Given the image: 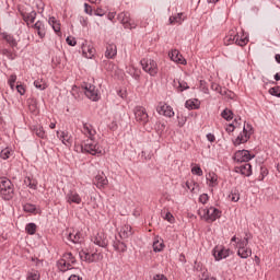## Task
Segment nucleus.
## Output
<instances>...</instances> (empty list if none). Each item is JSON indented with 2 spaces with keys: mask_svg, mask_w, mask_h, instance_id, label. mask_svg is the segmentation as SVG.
<instances>
[{
  "mask_svg": "<svg viewBox=\"0 0 280 280\" xmlns=\"http://www.w3.org/2000/svg\"><path fill=\"white\" fill-rule=\"evenodd\" d=\"M81 152L92 154V156H103L106 154V149L97 142L96 138H90L82 141L80 147Z\"/></svg>",
  "mask_w": 280,
  "mask_h": 280,
  "instance_id": "obj_1",
  "label": "nucleus"
},
{
  "mask_svg": "<svg viewBox=\"0 0 280 280\" xmlns=\"http://www.w3.org/2000/svg\"><path fill=\"white\" fill-rule=\"evenodd\" d=\"M249 240L250 236L248 234H245L244 238H240L237 236H233L231 238V242H234L236 244L237 255L238 257H241V259H248V257L253 255V249L248 247Z\"/></svg>",
  "mask_w": 280,
  "mask_h": 280,
  "instance_id": "obj_2",
  "label": "nucleus"
},
{
  "mask_svg": "<svg viewBox=\"0 0 280 280\" xmlns=\"http://www.w3.org/2000/svg\"><path fill=\"white\" fill-rule=\"evenodd\" d=\"M224 43L226 45H231L235 43L240 47H244L248 45V35L244 33V31L237 32V28H232L229 31L228 35L225 36Z\"/></svg>",
  "mask_w": 280,
  "mask_h": 280,
  "instance_id": "obj_3",
  "label": "nucleus"
},
{
  "mask_svg": "<svg viewBox=\"0 0 280 280\" xmlns=\"http://www.w3.org/2000/svg\"><path fill=\"white\" fill-rule=\"evenodd\" d=\"M0 196L3 200L14 198V184L8 177H0Z\"/></svg>",
  "mask_w": 280,
  "mask_h": 280,
  "instance_id": "obj_4",
  "label": "nucleus"
},
{
  "mask_svg": "<svg viewBox=\"0 0 280 280\" xmlns=\"http://www.w3.org/2000/svg\"><path fill=\"white\" fill-rule=\"evenodd\" d=\"M198 213L201 220H205L206 222H215V220H218L222 215V212L213 207L200 208Z\"/></svg>",
  "mask_w": 280,
  "mask_h": 280,
  "instance_id": "obj_5",
  "label": "nucleus"
},
{
  "mask_svg": "<svg viewBox=\"0 0 280 280\" xmlns=\"http://www.w3.org/2000/svg\"><path fill=\"white\" fill-rule=\"evenodd\" d=\"M73 264H75V257L73 254L67 253L58 260L57 268L61 272H67V270H71V268H73Z\"/></svg>",
  "mask_w": 280,
  "mask_h": 280,
  "instance_id": "obj_6",
  "label": "nucleus"
},
{
  "mask_svg": "<svg viewBox=\"0 0 280 280\" xmlns=\"http://www.w3.org/2000/svg\"><path fill=\"white\" fill-rule=\"evenodd\" d=\"M79 256L81 261H86L88 264H93V261H102L104 259V254H102L100 250L93 253L81 250Z\"/></svg>",
  "mask_w": 280,
  "mask_h": 280,
  "instance_id": "obj_7",
  "label": "nucleus"
},
{
  "mask_svg": "<svg viewBox=\"0 0 280 280\" xmlns=\"http://www.w3.org/2000/svg\"><path fill=\"white\" fill-rule=\"evenodd\" d=\"M140 65L143 71L153 78L159 73V63L153 59H142Z\"/></svg>",
  "mask_w": 280,
  "mask_h": 280,
  "instance_id": "obj_8",
  "label": "nucleus"
},
{
  "mask_svg": "<svg viewBox=\"0 0 280 280\" xmlns=\"http://www.w3.org/2000/svg\"><path fill=\"white\" fill-rule=\"evenodd\" d=\"M250 135H253V126L249 124L244 125L243 132H241L236 139L233 140L235 147L242 145V143H246L248 139H250Z\"/></svg>",
  "mask_w": 280,
  "mask_h": 280,
  "instance_id": "obj_9",
  "label": "nucleus"
},
{
  "mask_svg": "<svg viewBox=\"0 0 280 280\" xmlns=\"http://www.w3.org/2000/svg\"><path fill=\"white\" fill-rule=\"evenodd\" d=\"M135 119L140 126H145L150 121V116L143 106H137L133 109Z\"/></svg>",
  "mask_w": 280,
  "mask_h": 280,
  "instance_id": "obj_10",
  "label": "nucleus"
},
{
  "mask_svg": "<svg viewBox=\"0 0 280 280\" xmlns=\"http://www.w3.org/2000/svg\"><path fill=\"white\" fill-rule=\"evenodd\" d=\"M233 159L237 163H248V161L255 159V154L250 153L248 150H238L235 152Z\"/></svg>",
  "mask_w": 280,
  "mask_h": 280,
  "instance_id": "obj_11",
  "label": "nucleus"
},
{
  "mask_svg": "<svg viewBox=\"0 0 280 280\" xmlns=\"http://www.w3.org/2000/svg\"><path fill=\"white\" fill-rule=\"evenodd\" d=\"M81 133L84 135L86 139H97V130L89 122L82 124Z\"/></svg>",
  "mask_w": 280,
  "mask_h": 280,
  "instance_id": "obj_12",
  "label": "nucleus"
},
{
  "mask_svg": "<svg viewBox=\"0 0 280 280\" xmlns=\"http://www.w3.org/2000/svg\"><path fill=\"white\" fill-rule=\"evenodd\" d=\"M118 21L124 25L125 30H135L137 27L135 21L130 20V13L121 12L118 15Z\"/></svg>",
  "mask_w": 280,
  "mask_h": 280,
  "instance_id": "obj_13",
  "label": "nucleus"
},
{
  "mask_svg": "<svg viewBox=\"0 0 280 280\" xmlns=\"http://www.w3.org/2000/svg\"><path fill=\"white\" fill-rule=\"evenodd\" d=\"M231 255V249L225 248L224 246H215L213 249V257L215 261H222Z\"/></svg>",
  "mask_w": 280,
  "mask_h": 280,
  "instance_id": "obj_14",
  "label": "nucleus"
},
{
  "mask_svg": "<svg viewBox=\"0 0 280 280\" xmlns=\"http://www.w3.org/2000/svg\"><path fill=\"white\" fill-rule=\"evenodd\" d=\"M156 113L159 115H163V117H168V118H172L175 115L174 108L167 105L166 103H159L156 107Z\"/></svg>",
  "mask_w": 280,
  "mask_h": 280,
  "instance_id": "obj_15",
  "label": "nucleus"
},
{
  "mask_svg": "<svg viewBox=\"0 0 280 280\" xmlns=\"http://www.w3.org/2000/svg\"><path fill=\"white\" fill-rule=\"evenodd\" d=\"M85 91L84 94L89 100H92V102H97L100 100V91L95 89V85L88 83L84 86Z\"/></svg>",
  "mask_w": 280,
  "mask_h": 280,
  "instance_id": "obj_16",
  "label": "nucleus"
},
{
  "mask_svg": "<svg viewBox=\"0 0 280 280\" xmlns=\"http://www.w3.org/2000/svg\"><path fill=\"white\" fill-rule=\"evenodd\" d=\"M66 201L68 205H82V197L77 190H69L66 195Z\"/></svg>",
  "mask_w": 280,
  "mask_h": 280,
  "instance_id": "obj_17",
  "label": "nucleus"
},
{
  "mask_svg": "<svg viewBox=\"0 0 280 280\" xmlns=\"http://www.w3.org/2000/svg\"><path fill=\"white\" fill-rule=\"evenodd\" d=\"M57 137L67 148L73 145V136L69 131H57Z\"/></svg>",
  "mask_w": 280,
  "mask_h": 280,
  "instance_id": "obj_18",
  "label": "nucleus"
},
{
  "mask_svg": "<svg viewBox=\"0 0 280 280\" xmlns=\"http://www.w3.org/2000/svg\"><path fill=\"white\" fill-rule=\"evenodd\" d=\"M234 172H236V174H242V176H252L253 166L248 163L240 164L234 167Z\"/></svg>",
  "mask_w": 280,
  "mask_h": 280,
  "instance_id": "obj_19",
  "label": "nucleus"
},
{
  "mask_svg": "<svg viewBox=\"0 0 280 280\" xmlns=\"http://www.w3.org/2000/svg\"><path fill=\"white\" fill-rule=\"evenodd\" d=\"M168 57L173 62H176V65H187V60L185 59V57H183V55H180V51H178L177 49L168 52Z\"/></svg>",
  "mask_w": 280,
  "mask_h": 280,
  "instance_id": "obj_20",
  "label": "nucleus"
},
{
  "mask_svg": "<svg viewBox=\"0 0 280 280\" xmlns=\"http://www.w3.org/2000/svg\"><path fill=\"white\" fill-rule=\"evenodd\" d=\"M96 246H101V248H106L108 246V238H106V234L103 232H98L93 240Z\"/></svg>",
  "mask_w": 280,
  "mask_h": 280,
  "instance_id": "obj_21",
  "label": "nucleus"
},
{
  "mask_svg": "<svg viewBox=\"0 0 280 280\" xmlns=\"http://www.w3.org/2000/svg\"><path fill=\"white\" fill-rule=\"evenodd\" d=\"M81 49L84 58L91 59L95 56V47L89 44V42L83 43Z\"/></svg>",
  "mask_w": 280,
  "mask_h": 280,
  "instance_id": "obj_22",
  "label": "nucleus"
},
{
  "mask_svg": "<svg viewBox=\"0 0 280 280\" xmlns=\"http://www.w3.org/2000/svg\"><path fill=\"white\" fill-rule=\"evenodd\" d=\"M34 30L37 32V35L39 38H45V36H47V27L45 26V22L43 21H37L34 25H33Z\"/></svg>",
  "mask_w": 280,
  "mask_h": 280,
  "instance_id": "obj_23",
  "label": "nucleus"
},
{
  "mask_svg": "<svg viewBox=\"0 0 280 280\" xmlns=\"http://www.w3.org/2000/svg\"><path fill=\"white\" fill-rule=\"evenodd\" d=\"M68 240L73 244H82L84 242V235L80 231H73L69 233Z\"/></svg>",
  "mask_w": 280,
  "mask_h": 280,
  "instance_id": "obj_24",
  "label": "nucleus"
},
{
  "mask_svg": "<svg viewBox=\"0 0 280 280\" xmlns=\"http://www.w3.org/2000/svg\"><path fill=\"white\" fill-rule=\"evenodd\" d=\"M94 185H96L98 189H105L108 185V178L105 175H96L94 178Z\"/></svg>",
  "mask_w": 280,
  "mask_h": 280,
  "instance_id": "obj_25",
  "label": "nucleus"
},
{
  "mask_svg": "<svg viewBox=\"0 0 280 280\" xmlns=\"http://www.w3.org/2000/svg\"><path fill=\"white\" fill-rule=\"evenodd\" d=\"M117 57V45L108 44L106 46L105 58L113 60Z\"/></svg>",
  "mask_w": 280,
  "mask_h": 280,
  "instance_id": "obj_26",
  "label": "nucleus"
},
{
  "mask_svg": "<svg viewBox=\"0 0 280 280\" xmlns=\"http://www.w3.org/2000/svg\"><path fill=\"white\" fill-rule=\"evenodd\" d=\"M173 86L177 91V93H183V91H187L189 89V84L183 80H174Z\"/></svg>",
  "mask_w": 280,
  "mask_h": 280,
  "instance_id": "obj_27",
  "label": "nucleus"
},
{
  "mask_svg": "<svg viewBox=\"0 0 280 280\" xmlns=\"http://www.w3.org/2000/svg\"><path fill=\"white\" fill-rule=\"evenodd\" d=\"M207 185L209 187H218V175L213 172H210L206 175Z\"/></svg>",
  "mask_w": 280,
  "mask_h": 280,
  "instance_id": "obj_28",
  "label": "nucleus"
},
{
  "mask_svg": "<svg viewBox=\"0 0 280 280\" xmlns=\"http://www.w3.org/2000/svg\"><path fill=\"white\" fill-rule=\"evenodd\" d=\"M22 19L25 21L26 25H31L36 21V11L30 13H22Z\"/></svg>",
  "mask_w": 280,
  "mask_h": 280,
  "instance_id": "obj_29",
  "label": "nucleus"
},
{
  "mask_svg": "<svg viewBox=\"0 0 280 280\" xmlns=\"http://www.w3.org/2000/svg\"><path fill=\"white\" fill-rule=\"evenodd\" d=\"M185 18H183V13H178L168 19L170 25H182Z\"/></svg>",
  "mask_w": 280,
  "mask_h": 280,
  "instance_id": "obj_30",
  "label": "nucleus"
},
{
  "mask_svg": "<svg viewBox=\"0 0 280 280\" xmlns=\"http://www.w3.org/2000/svg\"><path fill=\"white\" fill-rule=\"evenodd\" d=\"M48 24L52 27L55 34H60V21L51 16L48 19Z\"/></svg>",
  "mask_w": 280,
  "mask_h": 280,
  "instance_id": "obj_31",
  "label": "nucleus"
},
{
  "mask_svg": "<svg viewBox=\"0 0 280 280\" xmlns=\"http://www.w3.org/2000/svg\"><path fill=\"white\" fill-rule=\"evenodd\" d=\"M165 248V243H163L162 238L155 237L153 242V250L154 253H161Z\"/></svg>",
  "mask_w": 280,
  "mask_h": 280,
  "instance_id": "obj_32",
  "label": "nucleus"
},
{
  "mask_svg": "<svg viewBox=\"0 0 280 280\" xmlns=\"http://www.w3.org/2000/svg\"><path fill=\"white\" fill-rule=\"evenodd\" d=\"M24 185H26V187H30V189H37L38 180H36V178L34 177H25Z\"/></svg>",
  "mask_w": 280,
  "mask_h": 280,
  "instance_id": "obj_33",
  "label": "nucleus"
},
{
  "mask_svg": "<svg viewBox=\"0 0 280 280\" xmlns=\"http://www.w3.org/2000/svg\"><path fill=\"white\" fill-rule=\"evenodd\" d=\"M130 235H132V226L130 225L122 226L120 230V237L126 240V237H130Z\"/></svg>",
  "mask_w": 280,
  "mask_h": 280,
  "instance_id": "obj_34",
  "label": "nucleus"
},
{
  "mask_svg": "<svg viewBox=\"0 0 280 280\" xmlns=\"http://www.w3.org/2000/svg\"><path fill=\"white\" fill-rule=\"evenodd\" d=\"M33 132L36 137H39V139H45V129H43V126L37 125L33 127Z\"/></svg>",
  "mask_w": 280,
  "mask_h": 280,
  "instance_id": "obj_35",
  "label": "nucleus"
},
{
  "mask_svg": "<svg viewBox=\"0 0 280 280\" xmlns=\"http://www.w3.org/2000/svg\"><path fill=\"white\" fill-rule=\"evenodd\" d=\"M221 117L223 119H225V121H231L233 119V110L225 108L222 113H221Z\"/></svg>",
  "mask_w": 280,
  "mask_h": 280,
  "instance_id": "obj_36",
  "label": "nucleus"
},
{
  "mask_svg": "<svg viewBox=\"0 0 280 280\" xmlns=\"http://www.w3.org/2000/svg\"><path fill=\"white\" fill-rule=\"evenodd\" d=\"M162 217L164 220H166V222H170V224H174L175 219H174V214L170 211L166 212H162Z\"/></svg>",
  "mask_w": 280,
  "mask_h": 280,
  "instance_id": "obj_37",
  "label": "nucleus"
},
{
  "mask_svg": "<svg viewBox=\"0 0 280 280\" xmlns=\"http://www.w3.org/2000/svg\"><path fill=\"white\" fill-rule=\"evenodd\" d=\"M36 229H37V226L35 225V223H28L25 226V231L28 235H35Z\"/></svg>",
  "mask_w": 280,
  "mask_h": 280,
  "instance_id": "obj_38",
  "label": "nucleus"
},
{
  "mask_svg": "<svg viewBox=\"0 0 280 280\" xmlns=\"http://www.w3.org/2000/svg\"><path fill=\"white\" fill-rule=\"evenodd\" d=\"M229 200L231 202H238L240 201V191L232 190L231 194L228 196Z\"/></svg>",
  "mask_w": 280,
  "mask_h": 280,
  "instance_id": "obj_39",
  "label": "nucleus"
},
{
  "mask_svg": "<svg viewBox=\"0 0 280 280\" xmlns=\"http://www.w3.org/2000/svg\"><path fill=\"white\" fill-rule=\"evenodd\" d=\"M115 250H118V253H126L127 246L122 242H116L114 243Z\"/></svg>",
  "mask_w": 280,
  "mask_h": 280,
  "instance_id": "obj_40",
  "label": "nucleus"
},
{
  "mask_svg": "<svg viewBox=\"0 0 280 280\" xmlns=\"http://www.w3.org/2000/svg\"><path fill=\"white\" fill-rule=\"evenodd\" d=\"M27 280H40V272L32 270L27 273Z\"/></svg>",
  "mask_w": 280,
  "mask_h": 280,
  "instance_id": "obj_41",
  "label": "nucleus"
},
{
  "mask_svg": "<svg viewBox=\"0 0 280 280\" xmlns=\"http://www.w3.org/2000/svg\"><path fill=\"white\" fill-rule=\"evenodd\" d=\"M25 213H36V206L32 203H26L23 206Z\"/></svg>",
  "mask_w": 280,
  "mask_h": 280,
  "instance_id": "obj_42",
  "label": "nucleus"
},
{
  "mask_svg": "<svg viewBox=\"0 0 280 280\" xmlns=\"http://www.w3.org/2000/svg\"><path fill=\"white\" fill-rule=\"evenodd\" d=\"M34 86L39 89V91H45V89H47V83H45L43 80H36L34 81Z\"/></svg>",
  "mask_w": 280,
  "mask_h": 280,
  "instance_id": "obj_43",
  "label": "nucleus"
},
{
  "mask_svg": "<svg viewBox=\"0 0 280 280\" xmlns=\"http://www.w3.org/2000/svg\"><path fill=\"white\" fill-rule=\"evenodd\" d=\"M3 38H4V40H7V43H9V45H10L11 47H16V39H14L13 36L8 35V34H4V35H3Z\"/></svg>",
  "mask_w": 280,
  "mask_h": 280,
  "instance_id": "obj_44",
  "label": "nucleus"
},
{
  "mask_svg": "<svg viewBox=\"0 0 280 280\" xmlns=\"http://www.w3.org/2000/svg\"><path fill=\"white\" fill-rule=\"evenodd\" d=\"M12 154V150H10L9 148L3 149L0 152V156L5 161L10 158V155Z\"/></svg>",
  "mask_w": 280,
  "mask_h": 280,
  "instance_id": "obj_45",
  "label": "nucleus"
},
{
  "mask_svg": "<svg viewBox=\"0 0 280 280\" xmlns=\"http://www.w3.org/2000/svg\"><path fill=\"white\" fill-rule=\"evenodd\" d=\"M235 128H237V119H235L233 121V124H229L226 127H225V131L231 133V132H235Z\"/></svg>",
  "mask_w": 280,
  "mask_h": 280,
  "instance_id": "obj_46",
  "label": "nucleus"
},
{
  "mask_svg": "<svg viewBox=\"0 0 280 280\" xmlns=\"http://www.w3.org/2000/svg\"><path fill=\"white\" fill-rule=\"evenodd\" d=\"M185 106H186V108H189L190 110H196L198 108V105L192 100L186 101Z\"/></svg>",
  "mask_w": 280,
  "mask_h": 280,
  "instance_id": "obj_47",
  "label": "nucleus"
},
{
  "mask_svg": "<svg viewBox=\"0 0 280 280\" xmlns=\"http://www.w3.org/2000/svg\"><path fill=\"white\" fill-rule=\"evenodd\" d=\"M191 174H195V176H202V168L198 165H194L191 167Z\"/></svg>",
  "mask_w": 280,
  "mask_h": 280,
  "instance_id": "obj_48",
  "label": "nucleus"
},
{
  "mask_svg": "<svg viewBox=\"0 0 280 280\" xmlns=\"http://www.w3.org/2000/svg\"><path fill=\"white\" fill-rule=\"evenodd\" d=\"M177 121H178V126L179 128H183V126H185V124H187V117L177 114Z\"/></svg>",
  "mask_w": 280,
  "mask_h": 280,
  "instance_id": "obj_49",
  "label": "nucleus"
},
{
  "mask_svg": "<svg viewBox=\"0 0 280 280\" xmlns=\"http://www.w3.org/2000/svg\"><path fill=\"white\" fill-rule=\"evenodd\" d=\"M9 86L14 91V82H16V74H11L9 77Z\"/></svg>",
  "mask_w": 280,
  "mask_h": 280,
  "instance_id": "obj_50",
  "label": "nucleus"
},
{
  "mask_svg": "<svg viewBox=\"0 0 280 280\" xmlns=\"http://www.w3.org/2000/svg\"><path fill=\"white\" fill-rule=\"evenodd\" d=\"M199 202H201V205H207V202H209V195L208 194L200 195Z\"/></svg>",
  "mask_w": 280,
  "mask_h": 280,
  "instance_id": "obj_51",
  "label": "nucleus"
},
{
  "mask_svg": "<svg viewBox=\"0 0 280 280\" xmlns=\"http://www.w3.org/2000/svg\"><path fill=\"white\" fill-rule=\"evenodd\" d=\"M66 42L70 45V47H75V45L78 44V42H75V37L73 36L67 37Z\"/></svg>",
  "mask_w": 280,
  "mask_h": 280,
  "instance_id": "obj_52",
  "label": "nucleus"
},
{
  "mask_svg": "<svg viewBox=\"0 0 280 280\" xmlns=\"http://www.w3.org/2000/svg\"><path fill=\"white\" fill-rule=\"evenodd\" d=\"M84 12H85V14L93 16V8L89 3L84 4Z\"/></svg>",
  "mask_w": 280,
  "mask_h": 280,
  "instance_id": "obj_53",
  "label": "nucleus"
},
{
  "mask_svg": "<svg viewBox=\"0 0 280 280\" xmlns=\"http://www.w3.org/2000/svg\"><path fill=\"white\" fill-rule=\"evenodd\" d=\"M94 14H95V16H104V14H106V11H104V9H102V7H98L94 11Z\"/></svg>",
  "mask_w": 280,
  "mask_h": 280,
  "instance_id": "obj_54",
  "label": "nucleus"
},
{
  "mask_svg": "<svg viewBox=\"0 0 280 280\" xmlns=\"http://www.w3.org/2000/svg\"><path fill=\"white\" fill-rule=\"evenodd\" d=\"M197 185L198 184H196L194 182H186V187H187V189H189V191H195Z\"/></svg>",
  "mask_w": 280,
  "mask_h": 280,
  "instance_id": "obj_55",
  "label": "nucleus"
},
{
  "mask_svg": "<svg viewBox=\"0 0 280 280\" xmlns=\"http://www.w3.org/2000/svg\"><path fill=\"white\" fill-rule=\"evenodd\" d=\"M211 89L212 91H217V93H220L221 95H223L222 88L218 83H212Z\"/></svg>",
  "mask_w": 280,
  "mask_h": 280,
  "instance_id": "obj_56",
  "label": "nucleus"
},
{
  "mask_svg": "<svg viewBox=\"0 0 280 280\" xmlns=\"http://www.w3.org/2000/svg\"><path fill=\"white\" fill-rule=\"evenodd\" d=\"M269 93H270L271 95H276V97H279V95H280V89H279V88H271V89L269 90Z\"/></svg>",
  "mask_w": 280,
  "mask_h": 280,
  "instance_id": "obj_57",
  "label": "nucleus"
},
{
  "mask_svg": "<svg viewBox=\"0 0 280 280\" xmlns=\"http://www.w3.org/2000/svg\"><path fill=\"white\" fill-rule=\"evenodd\" d=\"M16 91L20 93V95H25V86L19 84L16 85Z\"/></svg>",
  "mask_w": 280,
  "mask_h": 280,
  "instance_id": "obj_58",
  "label": "nucleus"
},
{
  "mask_svg": "<svg viewBox=\"0 0 280 280\" xmlns=\"http://www.w3.org/2000/svg\"><path fill=\"white\" fill-rule=\"evenodd\" d=\"M200 280H218L215 277L213 276H209V275H202V278Z\"/></svg>",
  "mask_w": 280,
  "mask_h": 280,
  "instance_id": "obj_59",
  "label": "nucleus"
},
{
  "mask_svg": "<svg viewBox=\"0 0 280 280\" xmlns=\"http://www.w3.org/2000/svg\"><path fill=\"white\" fill-rule=\"evenodd\" d=\"M153 280H167V277H165L164 275H155L153 277Z\"/></svg>",
  "mask_w": 280,
  "mask_h": 280,
  "instance_id": "obj_60",
  "label": "nucleus"
},
{
  "mask_svg": "<svg viewBox=\"0 0 280 280\" xmlns=\"http://www.w3.org/2000/svg\"><path fill=\"white\" fill-rule=\"evenodd\" d=\"M207 139H208V141H210V143H213V141H215V136L212 133H208Z\"/></svg>",
  "mask_w": 280,
  "mask_h": 280,
  "instance_id": "obj_61",
  "label": "nucleus"
},
{
  "mask_svg": "<svg viewBox=\"0 0 280 280\" xmlns=\"http://www.w3.org/2000/svg\"><path fill=\"white\" fill-rule=\"evenodd\" d=\"M115 16H117V13H116V12H109V13L107 14L108 21H113V20L115 19Z\"/></svg>",
  "mask_w": 280,
  "mask_h": 280,
  "instance_id": "obj_62",
  "label": "nucleus"
},
{
  "mask_svg": "<svg viewBox=\"0 0 280 280\" xmlns=\"http://www.w3.org/2000/svg\"><path fill=\"white\" fill-rule=\"evenodd\" d=\"M68 280H82V278H80V276L72 275Z\"/></svg>",
  "mask_w": 280,
  "mask_h": 280,
  "instance_id": "obj_63",
  "label": "nucleus"
},
{
  "mask_svg": "<svg viewBox=\"0 0 280 280\" xmlns=\"http://www.w3.org/2000/svg\"><path fill=\"white\" fill-rule=\"evenodd\" d=\"M275 58H276V61L280 65V55L277 54V55L275 56Z\"/></svg>",
  "mask_w": 280,
  "mask_h": 280,
  "instance_id": "obj_64",
  "label": "nucleus"
}]
</instances>
